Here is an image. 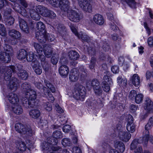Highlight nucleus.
I'll return each mask as SVG.
<instances>
[{
  "label": "nucleus",
  "instance_id": "473e14b6",
  "mask_svg": "<svg viewBox=\"0 0 153 153\" xmlns=\"http://www.w3.org/2000/svg\"><path fill=\"white\" fill-rule=\"evenodd\" d=\"M104 75L103 77V80H104V82H105V83L109 82V84H111V82H112V79L110 78L111 75L110 72L108 71H106L104 72Z\"/></svg>",
  "mask_w": 153,
  "mask_h": 153
},
{
  "label": "nucleus",
  "instance_id": "c85d7f7f",
  "mask_svg": "<svg viewBox=\"0 0 153 153\" xmlns=\"http://www.w3.org/2000/svg\"><path fill=\"white\" fill-rule=\"evenodd\" d=\"M27 55V51L24 49H21L18 52L17 57L19 59L22 60L25 59Z\"/></svg>",
  "mask_w": 153,
  "mask_h": 153
},
{
  "label": "nucleus",
  "instance_id": "393cba45",
  "mask_svg": "<svg viewBox=\"0 0 153 153\" xmlns=\"http://www.w3.org/2000/svg\"><path fill=\"white\" fill-rule=\"evenodd\" d=\"M47 9L41 5H38L36 7V11L42 16H46V13L47 12Z\"/></svg>",
  "mask_w": 153,
  "mask_h": 153
},
{
  "label": "nucleus",
  "instance_id": "cd10ccee",
  "mask_svg": "<svg viewBox=\"0 0 153 153\" xmlns=\"http://www.w3.org/2000/svg\"><path fill=\"white\" fill-rule=\"evenodd\" d=\"M69 58L74 61L76 60L79 57V55L77 52L74 51H70L68 54Z\"/></svg>",
  "mask_w": 153,
  "mask_h": 153
},
{
  "label": "nucleus",
  "instance_id": "20e7f679",
  "mask_svg": "<svg viewBox=\"0 0 153 153\" xmlns=\"http://www.w3.org/2000/svg\"><path fill=\"white\" fill-rule=\"evenodd\" d=\"M16 131L22 134H26L27 135L30 136L34 134V131L30 126H25L20 123H17L15 126Z\"/></svg>",
  "mask_w": 153,
  "mask_h": 153
},
{
  "label": "nucleus",
  "instance_id": "6ab92c4d",
  "mask_svg": "<svg viewBox=\"0 0 153 153\" xmlns=\"http://www.w3.org/2000/svg\"><path fill=\"white\" fill-rule=\"evenodd\" d=\"M32 68L36 73L38 75H40L42 73V70L41 67L39 65V63L37 60L32 62Z\"/></svg>",
  "mask_w": 153,
  "mask_h": 153
},
{
  "label": "nucleus",
  "instance_id": "9d476101",
  "mask_svg": "<svg viewBox=\"0 0 153 153\" xmlns=\"http://www.w3.org/2000/svg\"><path fill=\"white\" fill-rule=\"evenodd\" d=\"M128 123L126 126V128L128 131L131 133L134 132L135 129V126L133 123V118L131 115L128 116Z\"/></svg>",
  "mask_w": 153,
  "mask_h": 153
},
{
  "label": "nucleus",
  "instance_id": "603ef678",
  "mask_svg": "<svg viewBox=\"0 0 153 153\" xmlns=\"http://www.w3.org/2000/svg\"><path fill=\"white\" fill-rule=\"evenodd\" d=\"M47 1L53 7H57L59 6V0H47Z\"/></svg>",
  "mask_w": 153,
  "mask_h": 153
},
{
  "label": "nucleus",
  "instance_id": "f704fd0d",
  "mask_svg": "<svg viewBox=\"0 0 153 153\" xmlns=\"http://www.w3.org/2000/svg\"><path fill=\"white\" fill-rule=\"evenodd\" d=\"M115 146L121 152H123L124 151L125 146L122 142H117L115 144Z\"/></svg>",
  "mask_w": 153,
  "mask_h": 153
},
{
  "label": "nucleus",
  "instance_id": "5701e85b",
  "mask_svg": "<svg viewBox=\"0 0 153 153\" xmlns=\"http://www.w3.org/2000/svg\"><path fill=\"white\" fill-rule=\"evenodd\" d=\"M75 70L74 69L72 70L69 75L70 81L73 82L76 81L79 78V74L76 72H75Z\"/></svg>",
  "mask_w": 153,
  "mask_h": 153
},
{
  "label": "nucleus",
  "instance_id": "e433bc0d",
  "mask_svg": "<svg viewBox=\"0 0 153 153\" xmlns=\"http://www.w3.org/2000/svg\"><path fill=\"white\" fill-rule=\"evenodd\" d=\"M117 83L122 86H125L127 84V80L126 79H123L122 76H119L117 78Z\"/></svg>",
  "mask_w": 153,
  "mask_h": 153
},
{
  "label": "nucleus",
  "instance_id": "c756f323",
  "mask_svg": "<svg viewBox=\"0 0 153 153\" xmlns=\"http://www.w3.org/2000/svg\"><path fill=\"white\" fill-rule=\"evenodd\" d=\"M12 110L13 112L17 114H20L23 112V109L21 106L18 105V104L15 105L12 107Z\"/></svg>",
  "mask_w": 153,
  "mask_h": 153
},
{
  "label": "nucleus",
  "instance_id": "7ed1b4c3",
  "mask_svg": "<svg viewBox=\"0 0 153 153\" xmlns=\"http://www.w3.org/2000/svg\"><path fill=\"white\" fill-rule=\"evenodd\" d=\"M86 90L85 87L79 85L73 93L74 97L76 100L83 101L86 96Z\"/></svg>",
  "mask_w": 153,
  "mask_h": 153
},
{
  "label": "nucleus",
  "instance_id": "37998d69",
  "mask_svg": "<svg viewBox=\"0 0 153 153\" xmlns=\"http://www.w3.org/2000/svg\"><path fill=\"white\" fill-rule=\"evenodd\" d=\"M124 2H126L130 7L133 8H135L136 3L134 0H122Z\"/></svg>",
  "mask_w": 153,
  "mask_h": 153
},
{
  "label": "nucleus",
  "instance_id": "f3484780",
  "mask_svg": "<svg viewBox=\"0 0 153 153\" xmlns=\"http://www.w3.org/2000/svg\"><path fill=\"white\" fill-rule=\"evenodd\" d=\"M11 60V58L7 52H0V60L2 62L8 63Z\"/></svg>",
  "mask_w": 153,
  "mask_h": 153
},
{
  "label": "nucleus",
  "instance_id": "c03bdc74",
  "mask_svg": "<svg viewBox=\"0 0 153 153\" xmlns=\"http://www.w3.org/2000/svg\"><path fill=\"white\" fill-rule=\"evenodd\" d=\"M143 96L142 94H137L135 98V101L136 102L137 104H139L141 102L143 101Z\"/></svg>",
  "mask_w": 153,
  "mask_h": 153
},
{
  "label": "nucleus",
  "instance_id": "a211bd4d",
  "mask_svg": "<svg viewBox=\"0 0 153 153\" xmlns=\"http://www.w3.org/2000/svg\"><path fill=\"white\" fill-rule=\"evenodd\" d=\"M59 72L61 76L66 77L69 72V68L66 65H62L59 68Z\"/></svg>",
  "mask_w": 153,
  "mask_h": 153
},
{
  "label": "nucleus",
  "instance_id": "9b49d317",
  "mask_svg": "<svg viewBox=\"0 0 153 153\" xmlns=\"http://www.w3.org/2000/svg\"><path fill=\"white\" fill-rule=\"evenodd\" d=\"M70 2L68 0H59V4L62 10L67 12L70 8Z\"/></svg>",
  "mask_w": 153,
  "mask_h": 153
},
{
  "label": "nucleus",
  "instance_id": "412c9836",
  "mask_svg": "<svg viewBox=\"0 0 153 153\" xmlns=\"http://www.w3.org/2000/svg\"><path fill=\"white\" fill-rule=\"evenodd\" d=\"M44 53L45 56L48 58L50 57L53 52L52 49L51 47L47 45H45L43 46Z\"/></svg>",
  "mask_w": 153,
  "mask_h": 153
},
{
  "label": "nucleus",
  "instance_id": "4be33fe9",
  "mask_svg": "<svg viewBox=\"0 0 153 153\" xmlns=\"http://www.w3.org/2000/svg\"><path fill=\"white\" fill-rule=\"evenodd\" d=\"M8 33L10 36L13 39H19L21 37L20 33L14 29L9 30Z\"/></svg>",
  "mask_w": 153,
  "mask_h": 153
},
{
  "label": "nucleus",
  "instance_id": "a19ab883",
  "mask_svg": "<svg viewBox=\"0 0 153 153\" xmlns=\"http://www.w3.org/2000/svg\"><path fill=\"white\" fill-rule=\"evenodd\" d=\"M14 18L12 16H9L4 20L6 25H12L14 23Z\"/></svg>",
  "mask_w": 153,
  "mask_h": 153
},
{
  "label": "nucleus",
  "instance_id": "49530a36",
  "mask_svg": "<svg viewBox=\"0 0 153 153\" xmlns=\"http://www.w3.org/2000/svg\"><path fill=\"white\" fill-rule=\"evenodd\" d=\"M53 138L56 139L57 140L58 139L61 138L62 137V134L61 132L59 131H55L53 133Z\"/></svg>",
  "mask_w": 153,
  "mask_h": 153
},
{
  "label": "nucleus",
  "instance_id": "6e6552de",
  "mask_svg": "<svg viewBox=\"0 0 153 153\" xmlns=\"http://www.w3.org/2000/svg\"><path fill=\"white\" fill-rule=\"evenodd\" d=\"M54 27L64 39H68L69 36L66 32V29L63 25L58 24L55 25Z\"/></svg>",
  "mask_w": 153,
  "mask_h": 153
},
{
  "label": "nucleus",
  "instance_id": "774afa93",
  "mask_svg": "<svg viewBox=\"0 0 153 153\" xmlns=\"http://www.w3.org/2000/svg\"><path fill=\"white\" fill-rule=\"evenodd\" d=\"M148 44L149 46L152 47L153 46V37L151 36L148 39Z\"/></svg>",
  "mask_w": 153,
  "mask_h": 153
},
{
  "label": "nucleus",
  "instance_id": "423d86ee",
  "mask_svg": "<svg viewBox=\"0 0 153 153\" xmlns=\"http://www.w3.org/2000/svg\"><path fill=\"white\" fill-rule=\"evenodd\" d=\"M118 126L119 127H120V129H119L118 127H117L118 136L120 139L124 142L128 141L131 137V134L127 131H123L122 129H121V126L120 125Z\"/></svg>",
  "mask_w": 153,
  "mask_h": 153
},
{
  "label": "nucleus",
  "instance_id": "39448f33",
  "mask_svg": "<svg viewBox=\"0 0 153 153\" xmlns=\"http://www.w3.org/2000/svg\"><path fill=\"white\" fill-rule=\"evenodd\" d=\"M67 12L68 18L72 22H77L82 19V16L80 13L75 10L71 9Z\"/></svg>",
  "mask_w": 153,
  "mask_h": 153
},
{
  "label": "nucleus",
  "instance_id": "ea45409f",
  "mask_svg": "<svg viewBox=\"0 0 153 153\" xmlns=\"http://www.w3.org/2000/svg\"><path fill=\"white\" fill-rule=\"evenodd\" d=\"M27 56L26 59L28 62L32 61L33 62L36 60H34V54L33 52H29L28 54L27 53Z\"/></svg>",
  "mask_w": 153,
  "mask_h": 153
},
{
  "label": "nucleus",
  "instance_id": "a878e982",
  "mask_svg": "<svg viewBox=\"0 0 153 153\" xmlns=\"http://www.w3.org/2000/svg\"><path fill=\"white\" fill-rule=\"evenodd\" d=\"M44 94L48 100L50 102H53L54 100V98L50 91L46 87L43 88Z\"/></svg>",
  "mask_w": 153,
  "mask_h": 153
},
{
  "label": "nucleus",
  "instance_id": "aec40b11",
  "mask_svg": "<svg viewBox=\"0 0 153 153\" xmlns=\"http://www.w3.org/2000/svg\"><path fill=\"white\" fill-rule=\"evenodd\" d=\"M144 108L148 111H151L153 109V102L148 98L145 99Z\"/></svg>",
  "mask_w": 153,
  "mask_h": 153
},
{
  "label": "nucleus",
  "instance_id": "ddd939ff",
  "mask_svg": "<svg viewBox=\"0 0 153 153\" xmlns=\"http://www.w3.org/2000/svg\"><path fill=\"white\" fill-rule=\"evenodd\" d=\"M47 33L44 32H37L36 33V37L38 41L42 43H45L47 40Z\"/></svg>",
  "mask_w": 153,
  "mask_h": 153
},
{
  "label": "nucleus",
  "instance_id": "052dcab7",
  "mask_svg": "<svg viewBox=\"0 0 153 153\" xmlns=\"http://www.w3.org/2000/svg\"><path fill=\"white\" fill-rule=\"evenodd\" d=\"M96 59L94 57H92L91 62V64L89 66L90 68L92 69L94 68L96 62Z\"/></svg>",
  "mask_w": 153,
  "mask_h": 153
},
{
  "label": "nucleus",
  "instance_id": "58836bf2",
  "mask_svg": "<svg viewBox=\"0 0 153 153\" xmlns=\"http://www.w3.org/2000/svg\"><path fill=\"white\" fill-rule=\"evenodd\" d=\"M36 27L37 30L39 31V32H42L45 28L44 24L42 22H38L36 23Z\"/></svg>",
  "mask_w": 153,
  "mask_h": 153
},
{
  "label": "nucleus",
  "instance_id": "2eb2a0df",
  "mask_svg": "<svg viewBox=\"0 0 153 153\" xmlns=\"http://www.w3.org/2000/svg\"><path fill=\"white\" fill-rule=\"evenodd\" d=\"M19 27L21 30L24 32L28 33L29 29L27 22L24 19H19Z\"/></svg>",
  "mask_w": 153,
  "mask_h": 153
},
{
  "label": "nucleus",
  "instance_id": "e2e57ef3",
  "mask_svg": "<svg viewBox=\"0 0 153 153\" xmlns=\"http://www.w3.org/2000/svg\"><path fill=\"white\" fill-rule=\"evenodd\" d=\"M71 129V126L68 125H66L63 127V131L65 133H68L69 132Z\"/></svg>",
  "mask_w": 153,
  "mask_h": 153
},
{
  "label": "nucleus",
  "instance_id": "864d4df0",
  "mask_svg": "<svg viewBox=\"0 0 153 153\" xmlns=\"http://www.w3.org/2000/svg\"><path fill=\"white\" fill-rule=\"evenodd\" d=\"M95 93L97 95H100L102 93V90L100 85L93 88Z\"/></svg>",
  "mask_w": 153,
  "mask_h": 153
},
{
  "label": "nucleus",
  "instance_id": "7c9ffc66",
  "mask_svg": "<svg viewBox=\"0 0 153 153\" xmlns=\"http://www.w3.org/2000/svg\"><path fill=\"white\" fill-rule=\"evenodd\" d=\"M30 14L32 18L36 20H38L40 19V16L39 14L34 10L32 9L30 11Z\"/></svg>",
  "mask_w": 153,
  "mask_h": 153
},
{
  "label": "nucleus",
  "instance_id": "5fc2aeb1",
  "mask_svg": "<svg viewBox=\"0 0 153 153\" xmlns=\"http://www.w3.org/2000/svg\"><path fill=\"white\" fill-rule=\"evenodd\" d=\"M52 138L48 137L47 138V140L48 143L50 145H55L56 144L58 143V140H55L54 141L53 140V142L52 141Z\"/></svg>",
  "mask_w": 153,
  "mask_h": 153
},
{
  "label": "nucleus",
  "instance_id": "8fccbe9b",
  "mask_svg": "<svg viewBox=\"0 0 153 153\" xmlns=\"http://www.w3.org/2000/svg\"><path fill=\"white\" fill-rule=\"evenodd\" d=\"M102 88L105 91L108 92L109 91L110 87L108 84L107 83H105V82H103L102 83Z\"/></svg>",
  "mask_w": 153,
  "mask_h": 153
},
{
  "label": "nucleus",
  "instance_id": "13d9d810",
  "mask_svg": "<svg viewBox=\"0 0 153 153\" xmlns=\"http://www.w3.org/2000/svg\"><path fill=\"white\" fill-rule=\"evenodd\" d=\"M44 106L46 110L48 111H50L52 109L51 104L48 102H46L44 103Z\"/></svg>",
  "mask_w": 153,
  "mask_h": 153
},
{
  "label": "nucleus",
  "instance_id": "4d7b16f0",
  "mask_svg": "<svg viewBox=\"0 0 153 153\" xmlns=\"http://www.w3.org/2000/svg\"><path fill=\"white\" fill-rule=\"evenodd\" d=\"M47 123V121L45 119H41L39 122V126L41 128L44 126H46Z\"/></svg>",
  "mask_w": 153,
  "mask_h": 153
},
{
  "label": "nucleus",
  "instance_id": "c9c22d12",
  "mask_svg": "<svg viewBox=\"0 0 153 153\" xmlns=\"http://www.w3.org/2000/svg\"><path fill=\"white\" fill-rule=\"evenodd\" d=\"M34 47L38 55L42 54V53H43L44 49H43L41 45L38 43H35L34 44Z\"/></svg>",
  "mask_w": 153,
  "mask_h": 153
},
{
  "label": "nucleus",
  "instance_id": "bf43d9fd",
  "mask_svg": "<svg viewBox=\"0 0 153 153\" xmlns=\"http://www.w3.org/2000/svg\"><path fill=\"white\" fill-rule=\"evenodd\" d=\"M47 40L50 42L54 41L55 39V37L53 35L48 33L47 34Z\"/></svg>",
  "mask_w": 153,
  "mask_h": 153
},
{
  "label": "nucleus",
  "instance_id": "de8ad7c7",
  "mask_svg": "<svg viewBox=\"0 0 153 153\" xmlns=\"http://www.w3.org/2000/svg\"><path fill=\"white\" fill-rule=\"evenodd\" d=\"M62 143L64 146H70L71 144V142L70 139L68 138H65L62 139Z\"/></svg>",
  "mask_w": 153,
  "mask_h": 153
},
{
  "label": "nucleus",
  "instance_id": "b1692460",
  "mask_svg": "<svg viewBox=\"0 0 153 153\" xmlns=\"http://www.w3.org/2000/svg\"><path fill=\"white\" fill-rule=\"evenodd\" d=\"M29 114L31 117L33 118L36 119L39 117L41 113L38 109H35L30 111Z\"/></svg>",
  "mask_w": 153,
  "mask_h": 153
},
{
  "label": "nucleus",
  "instance_id": "a18cd8bd",
  "mask_svg": "<svg viewBox=\"0 0 153 153\" xmlns=\"http://www.w3.org/2000/svg\"><path fill=\"white\" fill-rule=\"evenodd\" d=\"M46 16H44L45 17H48L51 19H54L56 17V14L53 12L51 10L47 9V12L46 13Z\"/></svg>",
  "mask_w": 153,
  "mask_h": 153
},
{
  "label": "nucleus",
  "instance_id": "4c0bfd02",
  "mask_svg": "<svg viewBox=\"0 0 153 153\" xmlns=\"http://www.w3.org/2000/svg\"><path fill=\"white\" fill-rule=\"evenodd\" d=\"M16 11L20 13L24 17H27L28 15L27 11L25 9H21L20 10L17 9L16 7L13 8Z\"/></svg>",
  "mask_w": 153,
  "mask_h": 153
},
{
  "label": "nucleus",
  "instance_id": "0e129e2a",
  "mask_svg": "<svg viewBox=\"0 0 153 153\" xmlns=\"http://www.w3.org/2000/svg\"><path fill=\"white\" fill-rule=\"evenodd\" d=\"M34 85L37 88L39 89L42 88L43 89V88L45 87L40 82H35Z\"/></svg>",
  "mask_w": 153,
  "mask_h": 153
},
{
  "label": "nucleus",
  "instance_id": "6e6d98bb",
  "mask_svg": "<svg viewBox=\"0 0 153 153\" xmlns=\"http://www.w3.org/2000/svg\"><path fill=\"white\" fill-rule=\"evenodd\" d=\"M6 30L4 25L0 24V34L4 36L5 34Z\"/></svg>",
  "mask_w": 153,
  "mask_h": 153
},
{
  "label": "nucleus",
  "instance_id": "4468645a",
  "mask_svg": "<svg viewBox=\"0 0 153 153\" xmlns=\"http://www.w3.org/2000/svg\"><path fill=\"white\" fill-rule=\"evenodd\" d=\"M17 79L16 78H12L10 80L8 87L9 89L13 91H16L18 88Z\"/></svg>",
  "mask_w": 153,
  "mask_h": 153
},
{
  "label": "nucleus",
  "instance_id": "f03ea898",
  "mask_svg": "<svg viewBox=\"0 0 153 153\" xmlns=\"http://www.w3.org/2000/svg\"><path fill=\"white\" fill-rule=\"evenodd\" d=\"M153 126V116L150 117L148 123L145 126V130L143 132V136L139 139H141L142 143L144 145H146L148 143V139L151 143L153 144V136L149 135V130Z\"/></svg>",
  "mask_w": 153,
  "mask_h": 153
},
{
  "label": "nucleus",
  "instance_id": "f257e3e1",
  "mask_svg": "<svg viewBox=\"0 0 153 153\" xmlns=\"http://www.w3.org/2000/svg\"><path fill=\"white\" fill-rule=\"evenodd\" d=\"M25 99L22 100L23 105L26 108L33 107L35 104V100L36 98V93L32 89L29 90L27 92L25 93Z\"/></svg>",
  "mask_w": 153,
  "mask_h": 153
},
{
  "label": "nucleus",
  "instance_id": "dca6fc26",
  "mask_svg": "<svg viewBox=\"0 0 153 153\" xmlns=\"http://www.w3.org/2000/svg\"><path fill=\"white\" fill-rule=\"evenodd\" d=\"M93 19L94 22L96 24L99 25H102L105 22L103 17L99 14H95L94 16Z\"/></svg>",
  "mask_w": 153,
  "mask_h": 153
},
{
  "label": "nucleus",
  "instance_id": "2f4dec72",
  "mask_svg": "<svg viewBox=\"0 0 153 153\" xmlns=\"http://www.w3.org/2000/svg\"><path fill=\"white\" fill-rule=\"evenodd\" d=\"M16 147L19 150L21 151H24L26 149V146L24 142L20 141L16 142Z\"/></svg>",
  "mask_w": 153,
  "mask_h": 153
},
{
  "label": "nucleus",
  "instance_id": "3c124183",
  "mask_svg": "<svg viewBox=\"0 0 153 153\" xmlns=\"http://www.w3.org/2000/svg\"><path fill=\"white\" fill-rule=\"evenodd\" d=\"M137 95L136 91L132 90L130 92L128 97L130 99L134 100Z\"/></svg>",
  "mask_w": 153,
  "mask_h": 153
},
{
  "label": "nucleus",
  "instance_id": "09e8293b",
  "mask_svg": "<svg viewBox=\"0 0 153 153\" xmlns=\"http://www.w3.org/2000/svg\"><path fill=\"white\" fill-rule=\"evenodd\" d=\"M22 87L25 93L27 92L28 90L31 89L30 85L27 82L23 83L22 85Z\"/></svg>",
  "mask_w": 153,
  "mask_h": 153
},
{
  "label": "nucleus",
  "instance_id": "bb28decb",
  "mask_svg": "<svg viewBox=\"0 0 153 153\" xmlns=\"http://www.w3.org/2000/svg\"><path fill=\"white\" fill-rule=\"evenodd\" d=\"M132 81L133 85L136 87L139 85L140 83V77L138 75L136 74H134L131 78Z\"/></svg>",
  "mask_w": 153,
  "mask_h": 153
},
{
  "label": "nucleus",
  "instance_id": "72a5a7b5",
  "mask_svg": "<svg viewBox=\"0 0 153 153\" xmlns=\"http://www.w3.org/2000/svg\"><path fill=\"white\" fill-rule=\"evenodd\" d=\"M86 85L88 87L91 86L94 88V87H95L99 85V83L97 79H94L91 82L90 81H88L87 82Z\"/></svg>",
  "mask_w": 153,
  "mask_h": 153
},
{
  "label": "nucleus",
  "instance_id": "680f3d73",
  "mask_svg": "<svg viewBox=\"0 0 153 153\" xmlns=\"http://www.w3.org/2000/svg\"><path fill=\"white\" fill-rule=\"evenodd\" d=\"M42 67L44 70L46 71H48L49 69V65L47 62L43 63L42 64Z\"/></svg>",
  "mask_w": 153,
  "mask_h": 153
},
{
  "label": "nucleus",
  "instance_id": "1a4fd4ad",
  "mask_svg": "<svg viewBox=\"0 0 153 153\" xmlns=\"http://www.w3.org/2000/svg\"><path fill=\"white\" fill-rule=\"evenodd\" d=\"M70 27L72 32L78 38L81 39L83 41H86L87 42H88L90 41L91 38L85 33H79L78 34L76 29L73 25H71Z\"/></svg>",
  "mask_w": 153,
  "mask_h": 153
},
{
  "label": "nucleus",
  "instance_id": "f8f14e48",
  "mask_svg": "<svg viewBox=\"0 0 153 153\" xmlns=\"http://www.w3.org/2000/svg\"><path fill=\"white\" fill-rule=\"evenodd\" d=\"M7 98L9 102L12 104L16 105L19 102L18 95L15 93L11 92L9 94Z\"/></svg>",
  "mask_w": 153,
  "mask_h": 153
},
{
  "label": "nucleus",
  "instance_id": "338daca9",
  "mask_svg": "<svg viewBox=\"0 0 153 153\" xmlns=\"http://www.w3.org/2000/svg\"><path fill=\"white\" fill-rule=\"evenodd\" d=\"M102 47L103 50L105 51H108L109 49V46L106 42L103 43Z\"/></svg>",
  "mask_w": 153,
  "mask_h": 153
},
{
  "label": "nucleus",
  "instance_id": "79ce46f5",
  "mask_svg": "<svg viewBox=\"0 0 153 153\" xmlns=\"http://www.w3.org/2000/svg\"><path fill=\"white\" fill-rule=\"evenodd\" d=\"M44 82L46 86L50 89L52 92L54 93L55 92L56 90L55 87L52 85L47 80L45 79Z\"/></svg>",
  "mask_w": 153,
  "mask_h": 153
},
{
  "label": "nucleus",
  "instance_id": "69168bd1",
  "mask_svg": "<svg viewBox=\"0 0 153 153\" xmlns=\"http://www.w3.org/2000/svg\"><path fill=\"white\" fill-rule=\"evenodd\" d=\"M73 153H82V151L78 147L75 146L72 149Z\"/></svg>",
  "mask_w": 153,
  "mask_h": 153
},
{
  "label": "nucleus",
  "instance_id": "0eeeda50",
  "mask_svg": "<svg viewBox=\"0 0 153 153\" xmlns=\"http://www.w3.org/2000/svg\"><path fill=\"white\" fill-rule=\"evenodd\" d=\"M142 140L140 139H135L134 140L131 144V149L134 150V153H143V149L142 147L138 145L139 144L142 143Z\"/></svg>",
  "mask_w": 153,
  "mask_h": 153
}]
</instances>
